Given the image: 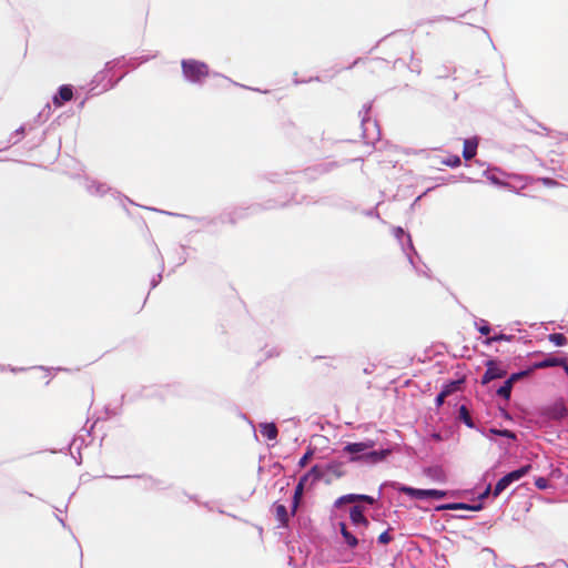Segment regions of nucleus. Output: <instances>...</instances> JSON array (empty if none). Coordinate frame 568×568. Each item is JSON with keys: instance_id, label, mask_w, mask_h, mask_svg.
Instances as JSON below:
<instances>
[{"instance_id": "nucleus-29", "label": "nucleus", "mask_w": 568, "mask_h": 568, "mask_svg": "<svg viewBox=\"0 0 568 568\" xmlns=\"http://www.w3.org/2000/svg\"><path fill=\"white\" fill-rule=\"evenodd\" d=\"M526 375H527V372L515 373L507 381H511V384L514 385V383L517 379H519L520 377L526 376Z\"/></svg>"}, {"instance_id": "nucleus-18", "label": "nucleus", "mask_w": 568, "mask_h": 568, "mask_svg": "<svg viewBox=\"0 0 568 568\" xmlns=\"http://www.w3.org/2000/svg\"><path fill=\"white\" fill-rule=\"evenodd\" d=\"M511 389H513V384H511V381H506L504 383L503 386H500L498 389H497V395L505 398V399H509L510 397V394H511Z\"/></svg>"}, {"instance_id": "nucleus-19", "label": "nucleus", "mask_w": 568, "mask_h": 568, "mask_svg": "<svg viewBox=\"0 0 568 568\" xmlns=\"http://www.w3.org/2000/svg\"><path fill=\"white\" fill-rule=\"evenodd\" d=\"M548 339L556 346H565L568 342L567 337L561 333H552L548 336Z\"/></svg>"}, {"instance_id": "nucleus-33", "label": "nucleus", "mask_w": 568, "mask_h": 568, "mask_svg": "<svg viewBox=\"0 0 568 568\" xmlns=\"http://www.w3.org/2000/svg\"><path fill=\"white\" fill-rule=\"evenodd\" d=\"M489 493H490V486H488V487L486 488V490L480 495V498H485V497H487V496L489 495Z\"/></svg>"}, {"instance_id": "nucleus-17", "label": "nucleus", "mask_w": 568, "mask_h": 568, "mask_svg": "<svg viewBox=\"0 0 568 568\" xmlns=\"http://www.w3.org/2000/svg\"><path fill=\"white\" fill-rule=\"evenodd\" d=\"M443 508L450 509V510H455V509L479 510L481 508V506L480 505L469 506L464 503H455V504L446 505Z\"/></svg>"}, {"instance_id": "nucleus-28", "label": "nucleus", "mask_w": 568, "mask_h": 568, "mask_svg": "<svg viewBox=\"0 0 568 568\" xmlns=\"http://www.w3.org/2000/svg\"><path fill=\"white\" fill-rule=\"evenodd\" d=\"M511 339V336H507L505 334H499V335H496L491 338H488L487 339V343L490 344L491 342H497V341H510Z\"/></svg>"}, {"instance_id": "nucleus-8", "label": "nucleus", "mask_w": 568, "mask_h": 568, "mask_svg": "<svg viewBox=\"0 0 568 568\" xmlns=\"http://www.w3.org/2000/svg\"><path fill=\"white\" fill-rule=\"evenodd\" d=\"M72 97V88L70 85H62L60 87L58 94L53 98V104L55 106H61L64 102L70 101Z\"/></svg>"}, {"instance_id": "nucleus-1", "label": "nucleus", "mask_w": 568, "mask_h": 568, "mask_svg": "<svg viewBox=\"0 0 568 568\" xmlns=\"http://www.w3.org/2000/svg\"><path fill=\"white\" fill-rule=\"evenodd\" d=\"M374 447L373 440H366L361 443H349L344 448L343 452L351 455L349 462H365L367 464H377L385 459V457L389 454V450H373Z\"/></svg>"}, {"instance_id": "nucleus-10", "label": "nucleus", "mask_w": 568, "mask_h": 568, "mask_svg": "<svg viewBox=\"0 0 568 568\" xmlns=\"http://www.w3.org/2000/svg\"><path fill=\"white\" fill-rule=\"evenodd\" d=\"M478 142L476 139H466L464 141L463 156L470 160L476 155Z\"/></svg>"}, {"instance_id": "nucleus-23", "label": "nucleus", "mask_w": 568, "mask_h": 568, "mask_svg": "<svg viewBox=\"0 0 568 568\" xmlns=\"http://www.w3.org/2000/svg\"><path fill=\"white\" fill-rule=\"evenodd\" d=\"M490 432L503 437L516 439V434L509 429H490Z\"/></svg>"}, {"instance_id": "nucleus-15", "label": "nucleus", "mask_w": 568, "mask_h": 568, "mask_svg": "<svg viewBox=\"0 0 568 568\" xmlns=\"http://www.w3.org/2000/svg\"><path fill=\"white\" fill-rule=\"evenodd\" d=\"M275 515L276 519L284 526L288 523V513L284 505L275 506Z\"/></svg>"}, {"instance_id": "nucleus-25", "label": "nucleus", "mask_w": 568, "mask_h": 568, "mask_svg": "<svg viewBox=\"0 0 568 568\" xmlns=\"http://www.w3.org/2000/svg\"><path fill=\"white\" fill-rule=\"evenodd\" d=\"M393 540V537L389 535L388 530L382 532L379 536H378V542L383 544V545H387L389 544L390 541Z\"/></svg>"}, {"instance_id": "nucleus-9", "label": "nucleus", "mask_w": 568, "mask_h": 568, "mask_svg": "<svg viewBox=\"0 0 568 568\" xmlns=\"http://www.w3.org/2000/svg\"><path fill=\"white\" fill-rule=\"evenodd\" d=\"M349 518L354 525H363L364 527H368L369 525V521L364 516V508L361 506L351 508Z\"/></svg>"}, {"instance_id": "nucleus-22", "label": "nucleus", "mask_w": 568, "mask_h": 568, "mask_svg": "<svg viewBox=\"0 0 568 568\" xmlns=\"http://www.w3.org/2000/svg\"><path fill=\"white\" fill-rule=\"evenodd\" d=\"M460 383H462L460 381L452 382V383L447 384L442 389V392L445 393L446 396H449L450 394H453L454 392H456L459 388Z\"/></svg>"}, {"instance_id": "nucleus-14", "label": "nucleus", "mask_w": 568, "mask_h": 568, "mask_svg": "<svg viewBox=\"0 0 568 568\" xmlns=\"http://www.w3.org/2000/svg\"><path fill=\"white\" fill-rule=\"evenodd\" d=\"M305 488H306V486L300 480L295 487V491H294V496H293V507H292L293 514L296 511V509L300 505V501H301V498L303 496Z\"/></svg>"}, {"instance_id": "nucleus-11", "label": "nucleus", "mask_w": 568, "mask_h": 568, "mask_svg": "<svg viewBox=\"0 0 568 568\" xmlns=\"http://www.w3.org/2000/svg\"><path fill=\"white\" fill-rule=\"evenodd\" d=\"M565 364V358L561 357H547L544 361L534 364L535 369H541L547 367H556Z\"/></svg>"}, {"instance_id": "nucleus-24", "label": "nucleus", "mask_w": 568, "mask_h": 568, "mask_svg": "<svg viewBox=\"0 0 568 568\" xmlns=\"http://www.w3.org/2000/svg\"><path fill=\"white\" fill-rule=\"evenodd\" d=\"M313 456V450L308 449L298 462L300 467H305Z\"/></svg>"}, {"instance_id": "nucleus-4", "label": "nucleus", "mask_w": 568, "mask_h": 568, "mask_svg": "<svg viewBox=\"0 0 568 568\" xmlns=\"http://www.w3.org/2000/svg\"><path fill=\"white\" fill-rule=\"evenodd\" d=\"M541 415L549 420H561L568 415V409L564 399H557L542 407Z\"/></svg>"}, {"instance_id": "nucleus-34", "label": "nucleus", "mask_w": 568, "mask_h": 568, "mask_svg": "<svg viewBox=\"0 0 568 568\" xmlns=\"http://www.w3.org/2000/svg\"><path fill=\"white\" fill-rule=\"evenodd\" d=\"M560 366L564 367L566 374L568 375V364H567V362L565 361V364L560 365Z\"/></svg>"}, {"instance_id": "nucleus-31", "label": "nucleus", "mask_w": 568, "mask_h": 568, "mask_svg": "<svg viewBox=\"0 0 568 568\" xmlns=\"http://www.w3.org/2000/svg\"><path fill=\"white\" fill-rule=\"evenodd\" d=\"M446 397H447V396L445 395V393L440 392V393L437 395V397H436V405H437V406H442V405L444 404V402H445Z\"/></svg>"}, {"instance_id": "nucleus-13", "label": "nucleus", "mask_w": 568, "mask_h": 568, "mask_svg": "<svg viewBox=\"0 0 568 568\" xmlns=\"http://www.w3.org/2000/svg\"><path fill=\"white\" fill-rule=\"evenodd\" d=\"M339 530L345 542L349 548L353 549L358 545V539L351 531L347 530V527L344 523H339Z\"/></svg>"}, {"instance_id": "nucleus-26", "label": "nucleus", "mask_w": 568, "mask_h": 568, "mask_svg": "<svg viewBox=\"0 0 568 568\" xmlns=\"http://www.w3.org/2000/svg\"><path fill=\"white\" fill-rule=\"evenodd\" d=\"M355 500L356 501H365L369 505H373L375 503V499L372 496L368 495H357L355 494Z\"/></svg>"}, {"instance_id": "nucleus-16", "label": "nucleus", "mask_w": 568, "mask_h": 568, "mask_svg": "<svg viewBox=\"0 0 568 568\" xmlns=\"http://www.w3.org/2000/svg\"><path fill=\"white\" fill-rule=\"evenodd\" d=\"M459 419L463 420L469 428H473L475 425H474V422H473V418L470 416V413L468 410V408L465 406V405H462L459 407V415H458Z\"/></svg>"}, {"instance_id": "nucleus-27", "label": "nucleus", "mask_w": 568, "mask_h": 568, "mask_svg": "<svg viewBox=\"0 0 568 568\" xmlns=\"http://www.w3.org/2000/svg\"><path fill=\"white\" fill-rule=\"evenodd\" d=\"M548 479L545 478V477H538L536 480H535V486L538 488V489H546L548 487Z\"/></svg>"}, {"instance_id": "nucleus-30", "label": "nucleus", "mask_w": 568, "mask_h": 568, "mask_svg": "<svg viewBox=\"0 0 568 568\" xmlns=\"http://www.w3.org/2000/svg\"><path fill=\"white\" fill-rule=\"evenodd\" d=\"M541 182H542V184H544V185H546V186H556V185H558V182H557V181H555V180H552V179H549V178H544V179H541Z\"/></svg>"}, {"instance_id": "nucleus-7", "label": "nucleus", "mask_w": 568, "mask_h": 568, "mask_svg": "<svg viewBox=\"0 0 568 568\" xmlns=\"http://www.w3.org/2000/svg\"><path fill=\"white\" fill-rule=\"evenodd\" d=\"M324 473L322 471L318 465H314L304 476L300 478V480L306 486V488L313 487L316 483H318Z\"/></svg>"}, {"instance_id": "nucleus-3", "label": "nucleus", "mask_w": 568, "mask_h": 568, "mask_svg": "<svg viewBox=\"0 0 568 568\" xmlns=\"http://www.w3.org/2000/svg\"><path fill=\"white\" fill-rule=\"evenodd\" d=\"M531 469V465H525L520 467L519 469H516L514 471L508 473L504 477H501L497 484L495 485L493 495L494 497L499 496L511 483L519 480L525 475L529 473Z\"/></svg>"}, {"instance_id": "nucleus-5", "label": "nucleus", "mask_w": 568, "mask_h": 568, "mask_svg": "<svg viewBox=\"0 0 568 568\" xmlns=\"http://www.w3.org/2000/svg\"><path fill=\"white\" fill-rule=\"evenodd\" d=\"M486 372L481 377V384L486 385L494 379L503 378L507 375V371L496 361H488L486 363Z\"/></svg>"}, {"instance_id": "nucleus-2", "label": "nucleus", "mask_w": 568, "mask_h": 568, "mask_svg": "<svg viewBox=\"0 0 568 568\" xmlns=\"http://www.w3.org/2000/svg\"><path fill=\"white\" fill-rule=\"evenodd\" d=\"M182 71L184 77L192 82H200L209 75V67L204 62L193 59L182 61Z\"/></svg>"}, {"instance_id": "nucleus-32", "label": "nucleus", "mask_w": 568, "mask_h": 568, "mask_svg": "<svg viewBox=\"0 0 568 568\" xmlns=\"http://www.w3.org/2000/svg\"><path fill=\"white\" fill-rule=\"evenodd\" d=\"M478 331L481 335H488L490 333V327L488 325H481L478 327Z\"/></svg>"}, {"instance_id": "nucleus-21", "label": "nucleus", "mask_w": 568, "mask_h": 568, "mask_svg": "<svg viewBox=\"0 0 568 568\" xmlns=\"http://www.w3.org/2000/svg\"><path fill=\"white\" fill-rule=\"evenodd\" d=\"M355 501H356L355 494H348V495H344V496L339 497L338 499H336L334 505L336 508H339L344 504H351V503H355Z\"/></svg>"}, {"instance_id": "nucleus-20", "label": "nucleus", "mask_w": 568, "mask_h": 568, "mask_svg": "<svg viewBox=\"0 0 568 568\" xmlns=\"http://www.w3.org/2000/svg\"><path fill=\"white\" fill-rule=\"evenodd\" d=\"M440 163L450 168H457L460 165V158L458 155H450L446 159H443Z\"/></svg>"}, {"instance_id": "nucleus-6", "label": "nucleus", "mask_w": 568, "mask_h": 568, "mask_svg": "<svg viewBox=\"0 0 568 568\" xmlns=\"http://www.w3.org/2000/svg\"><path fill=\"white\" fill-rule=\"evenodd\" d=\"M405 494L415 497V498H435V499H442L446 496V493L443 490L437 489H416L412 487H405L402 489Z\"/></svg>"}, {"instance_id": "nucleus-12", "label": "nucleus", "mask_w": 568, "mask_h": 568, "mask_svg": "<svg viewBox=\"0 0 568 568\" xmlns=\"http://www.w3.org/2000/svg\"><path fill=\"white\" fill-rule=\"evenodd\" d=\"M260 433L263 437L274 440L278 435L277 427L274 423H264L260 425Z\"/></svg>"}]
</instances>
